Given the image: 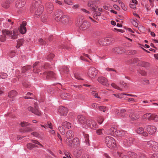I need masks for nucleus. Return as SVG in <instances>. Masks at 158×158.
I'll return each mask as SVG.
<instances>
[{
  "instance_id": "39448f33",
  "label": "nucleus",
  "mask_w": 158,
  "mask_h": 158,
  "mask_svg": "<svg viewBox=\"0 0 158 158\" xmlns=\"http://www.w3.org/2000/svg\"><path fill=\"white\" fill-rule=\"evenodd\" d=\"M63 11L62 10L58 9L56 10L54 14L53 17L57 22H60V19L62 16Z\"/></svg>"
},
{
  "instance_id": "8fccbe9b",
  "label": "nucleus",
  "mask_w": 158,
  "mask_h": 158,
  "mask_svg": "<svg viewBox=\"0 0 158 158\" xmlns=\"http://www.w3.org/2000/svg\"><path fill=\"white\" fill-rule=\"evenodd\" d=\"M111 85L115 89H117L121 91L122 90L121 88L119 87V86H117L116 84L114 83L111 84Z\"/></svg>"
},
{
  "instance_id": "69168bd1",
  "label": "nucleus",
  "mask_w": 158,
  "mask_h": 158,
  "mask_svg": "<svg viewBox=\"0 0 158 158\" xmlns=\"http://www.w3.org/2000/svg\"><path fill=\"white\" fill-rule=\"evenodd\" d=\"M7 76V74L5 73H1L0 78L4 79L6 78Z\"/></svg>"
},
{
  "instance_id": "f704fd0d",
  "label": "nucleus",
  "mask_w": 158,
  "mask_h": 158,
  "mask_svg": "<svg viewBox=\"0 0 158 158\" xmlns=\"http://www.w3.org/2000/svg\"><path fill=\"white\" fill-rule=\"evenodd\" d=\"M37 146L31 143H28L27 145V149L29 150H31L33 148L36 147Z\"/></svg>"
},
{
  "instance_id": "4be33fe9",
  "label": "nucleus",
  "mask_w": 158,
  "mask_h": 158,
  "mask_svg": "<svg viewBox=\"0 0 158 158\" xmlns=\"http://www.w3.org/2000/svg\"><path fill=\"white\" fill-rule=\"evenodd\" d=\"M126 132L125 131L120 130H117L115 132V134L114 135H116V136L118 137H122L126 135Z\"/></svg>"
},
{
  "instance_id": "49530a36",
  "label": "nucleus",
  "mask_w": 158,
  "mask_h": 158,
  "mask_svg": "<svg viewBox=\"0 0 158 158\" xmlns=\"http://www.w3.org/2000/svg\"><path fill=\"white\" fill-rule=\"evenodd\" d=\"M10 1H7L4 2L2 4V6L5 8H8L9 6L10 5Z\"/></svg>"
},
{
  "instance_id": "de8ad7c7",
  "label": "nucleus",
  "mask_w": 158,
  "mask_h": 158,
  "mask_svg": "<svg viewBox=\"0 0 158 158\" xmlns=\"http://www.w3.org/2000/svg\"><path fill=\"white\" fill-rule=\"evenodd\" d=\"M139 64L143 67H147L149 66V64L148 63L142 61L140 62Z\"/></svg>"
},
{
  "instance_id": "338daca9",
  "label": "nucleus",
  "mask_w": 158,
  "mask_h": 158,
  "mask_svg": "<svg viewBox=\"0 0 158 158\" xmlns=\"http://www.w3.org/2000/svg\"><path fill=\"white\" fill-rule=\"evenodd\" d=\"M55 3L62 6H63L64 4L63 3L62 1L58 0H56L55 1Z\"/></svg>"
},
{
  "instance_id": "2f4dec72",
  "label": "nucleus",
  "mask_w": 158,
  "mask_h": 158,
  "mask_svg": "<svg viewBox=\"0 0 158 158\" xmlns=\"http://www.w3.org/2000/svg\"><path fill=\"white\" fill-rule=\"evenodd\" d=\"M62 125L64 127L68 129L71 128V124L67 121L64 122L62 123Z\"/></svg>"
},
{
  "instance_id": "5701e85b",
  "label": "nucleus",
  "mask_w": 158,
  "mask_h": 158,
  "mask_svg": "<svg viewBox=\"0 0 158 158\" xmlns=\"http://www.w3.org/2000/svg\"><path fill=\"white\" fill-rule=\"evenodd\" d=\"M41 3V0H34L32 4V7L36 9L37 8L39 7Z\"/></svg>"
},
{
  "instance_id": "0eeeda50",
  "label": "nucleus",
  "mask_w": 158,
  "mask_h": 158,
  "mask_svg": "<svg viewBox=\"0 0 158 158\" xmlns=\"http://www.w3.org/2000/svg\"><path fill=\"white\" fill-rule=\"evenodd\" d=\"M58 110L61 116H66L68 112V110L67 108L62 106H59Z\"/></svg>"
},
{
  "instance_id": "ddd939ff",
  "label": "nucleus",
  "mask_w": 158,
  "mask_h": 158,
  "mask_svg": "<svg viewBox=\"0 0 158 158\" xmlns=\"http://www.w3.org/2000/svg\"><path fill=\"white\" fill-rule=\"evenodd\" d=\"M87 126L88 127H90L91 128L95 129L98 127V125L96 122L93 121L87 120Z\"/></svg>"
},
{
  "instance_id": "3c124183",
  "label": "nucleus",
  "mask_w": 158,
  "mask_h": 158,
  "mask_svg": "<svg viewBox=\"0 0 158 158\" xmlns=\"http://www.w3.org/2000/svg\"><path fill=\"white\" fill-rule=\"evenodd\" d=\"M61 71L64 72L65 73H68L69 71V69L66 67H63Z\"/></svg>"
},
{
  "instance_id": "a19ab883",
  "label": "nucleus",
  "mask_w": 158,
  "mask_h": 158,
  "mask_svg": "<svg viewBox=\"0 0 158 158\" xmlns=\"http://www.w3.org/2000/svg\"><path fill=\"white\" fill-rule=\"evenodd\" d=\"M3 34L0 36V41L1 42H4L6 40V34L2 33Z\"/></svg>"
},
{
  "instance_id": "5fc2aeb1",
  "label": "nucleus",
  "mask_w": 158,
  "mask_h": 158,
  "mask_svg": "<svg viewBox=\"0 0 158 158\" xmlns=\"http://www.w3.org/2000/svg\"><path fill=\"white\" fill-rule=\"evenodd\" d=\"M46 127H48L51 129H53V127L52 124L50 122H48L46 124Z\"/></svg>"
},
{
  "instance_id": "4468645a",
  "label": "nucleus",
  "mask_w": 158,
  "mask_h": 158,
  "mask_svg": "<svg viewBox=\"0 0 158 158\" xmlns=\"http://www.w3.org/2000/svg\"><path fill=\"white\" fill-rule=\"evenodd\" d=\"M70 19L68 16L64 15H63L60 19V22L63 24H68L69 23Z\"/></svg>"
},
{
  "instance_id": "9d476101",
  "label": "nucleus",
  "mask_w": 158,
  "mask_h": 158,
  "mask_svg": "<svg viewBox=\"0 0 158 158\" xmlns=\"http://www.w3.org/2000/svg\"><path fill=\"white\" fill-rule=\"evenodd\" d=\"M146 129L148 133L151 135L154 134L156 131V127L152 125H149L146 126Z\"/></svg>"
},
{
  "instance_id": "c9c22d12",
  "label": "nucleus",
  "mask_w": 158,
  "mask_h": 158,
  "mask_svg": "<svg viewBox=\"0 0 158 158\" xmlns=\"http://www.w3.org/2000/svg\"><path fill=\"white\" fill-rule=\"evenodd\" d=\"M79 139L77 138H75L73 140V142L72 144L73 145V147H74L75 145H77L79 144Z\"/></svg>"
},
{
  "instance_id": "473e14b6",
  "label": "nucleus",
  "mask_w": 158,
  "mask_h": 158,
  "mask_svg": "<svg viewBox=\"0 0 158 158\" xmlns=\"http://www.w3.org/2000/svg\"><path fill=\"white\" fill-rule=\"evenodd\" d=\"M81 153V150H76L74 152L73 154L75 157L78 158L80 156Z\"/></svg>"
},
{
  "instance_id": "e433bc0d",
  "label": "nucleus",
  "mask_w": 158,
  "mask_h": 158,
  "mask_svg": "<svg viewBox=\"0 0 158 158\" xmlns=\"http://www.w3.org/2000/svg\"><path fill=\"white\" fill-rule=\"evenodd\" d=\"M24 42V40L23 39H20L17 41V45L16 47L19 48L21 45H22Z\"/></svg>"
},
{
  "instance_id": "aec40b11",
  "label": "nucleus",
  "mask_w": 158,
  "mask_h": 158,
  "mask_svg": "<svg viewBox=\"0 0 158 158\" xmlns=\"http://www.w3.org/2000/svg\"><path fill=\"white\" fill-rule=\"evenodd\" d=\"M26 2V0H18L16 2V6L18 8L23 7Z\"/></svg>"
},
{
  "instance_id": "13d9d810",
  "label": "nucleus",
  "mask_w": 158,
  "mask_h": 158,
  "mask_svg": "<svg viewBox=\"0 0 158 158\" xmlns=\"http://www.w3.org/2000/svg\"><path fill=\"white\" fill-rule=\"evenodd\" d=\"M21 125L22 127H23L31 125V124L28 123L27 122H23L21 123Z\"/></svg>"
},
{
  "instance_id": "a878e982",
  "label": "nucleus",
  "mask_w": 158,
  "mask_h": 158,
  "mask_svg": "<svg viewBox=\"0 0 158 158\" xmlns=\"http://www.w3.org/2000/svg\"><path fill=\"white\" fill-rule=\"evenodd\" d=\"M116 129L114 127H112L110 129L109 131L106 134L110 135H114L115 134V132L116 131Z\"/></svg>"
},
{
  "instance_id": "a18cd8bd",
  "label": "nucleus",
  "mask_w": 158,
  "mask_h": 158,
  "mask_svg": "<svg viewBox=\"0 0 158 158\" xmlns=\"http://www.w3.org/2000/svg\"><path fill=\"white\" fill-rule=\"evenodd\" d=\"M154 143L155 141H153L151 140L148 141L147 143V146L152 148Z\"/></svg>"
},
{
  "instance_id": "7ed1b4c3",
  "label": "nucleus",
  "mask_w": 158,
  "mask_h": 158,
  "mask_svg": "<svg viewBox=\"0 0 158 158\" xmlns=\"http://www.w3.org/2000/svg\"><path fill=\"white\" fill-rule=\"evenodd\" d=\"M77 119L78 122L82 127L87 128L88 126H87V121H86L84 117L81 115H79L77 116Z\"/></svg>"
},
{
  "instance_id": "a211bd4d",
  "label": "nucleus",
  "mask_w": 158,
  "mask_h": 158,
  "mask_svg": "<svg viewBox=\"0 0 158 158\" xmlns=\"http://www.w3.org/2000/svg\"><path fill=\"white\" fill-rule=\"evenodd\" d=\"M37 8L36 10L34 12L36 17L40 16L41 14L44 10V8L42 6H39Z\"/></svg>"
},
{
  "instance_id": "9b49d317",
  "label": "nucleus",
  "mask_w": 158,
  "mask_h": 158,
  "mask_svg": "<svg viewBox=\"0 0 158 158\" xmlns=\"http://www.w3.org/2000/svg\"><path fill=\"white\" fill-rule=\"evenodd\" d=\"M28 110L38 116L41 115V111L38 109H35V108L34 109L33 107L30 106L28 107Z\"/></svg>"
},
{
  "instance_id": "7c9ffc66",
  "label": "nucleus",
  "mask_w": 158,
  "mask_h": 158,
  "mask_svg": "<svg viewBox=\"0 0 158 158\" xmlns=\"http://www.w3.org/2000/svg\"><path fill=\"white\" fill-rule=\"evenodd\" d=\"M152 115L151 113H148L144 114L143 116V118H147L148 120H152Z\"/></svg>"
},
{
  "instance_id": "09e8293b",
  "label": "nucleus",
  "mask_w": 158,
  "mask_h": 158,
  "mask_svg": "<svg viewBox=\"0 0 158 158\" xmlns=\"http://www.w3.org/2000/svg\"><path fill=\"white\" fill-rule=\"evenodd\" d=\"M68 96L69 94L66 93H63L60 95V97L62 99H64V98H69Z\"/></svg>"
},
{
  "instance_id": "e2e57ef3",
  "label": "nucleus",
  "mask_w": 158,
  "mask_h": 158,
  "mask_svg": "<svg viewBox=\"0 0 158 158\" xmlns=\"http://www.w3.org/2000/svg\"><path fill=\"white\" fill-rule=\"evenodd\" d=\"M98 108L100 110L102 111L103 112H105L106 110V108L103 106H99Z\"/></svg>"
},
{
  "instance_id": "680f3d73",
  "label": "nucleus",
  "mask_w": 158,
  "mask_h": 158,
  "mask_svg": "<svg viewBox=\"0 0 158 158\" xmlns=\"http://www.w3.org/2000/svg\"><path fill=\"white\" fill-rule=\"evenodd\" d=\"M38 64V62H36L33 65V71L34 72H37L38 73L39 71H37L36 70V66Z\"/></svg>"
},
{
  "instance_id": "bf43d9fd",
  "label": "nucleus",
  "mask_w": 158,
  "mask_h": 158,
  "mask_svg": "<svg viewBox=\"0 0 158 158\" xmlns=\"http://www.w3.org/2000/svg\"><path fill=\"white\" fill-rule=\"evenodd\" d=\"M104 120V119L103 117H99L98 118L97 121L98 123L100 124H101Z\"/></svg>"
},
{
  "instance_id": "c03bdc74",
  "label": "nucleus",
  "mask_w": 158,
  "mask_h": 158,
  "mask_svg": "<svg viewBox=\"0 0 158 158\" xmlns=\"http://www.w3.org/2000/svg\"><path fill=\"white\" fill-rule=\"evenodd\" d=\"M58 130L60 131L61 134L62 135H64L65 133V131L64 128L61 126L58 127Z\"/></svg>"
},
{
  "instance_id": "4c0bfd02",
  "label": "nucleus",
  "mask_w": 158,
  "mask_h": 158,
  "mask_svg": "<svg viewBox=\"0 0 158 158\" xmlns=\"http://www.w3.org/2000/svg\"><path fill=\"white\" fill-rule=\"evenodd\" d=\"M80 11L82 13H83L86 16H88L90 14V12L89 11L84 8H81Z\"/></svg>"
},
{
  "instance_id": "ea45409f",
  "label": "nucleus",
  "mask_w": 158,
  "mask_h": 158,
  "mask_svg": "<svg viewBox=\"0 0 158 158\" xmlns=\"http://www.w3.org/2000/svg\"><path fill=\"white\" fill-rule=\"evenodd\" d=\"M105 40L107 45L109 44L114 41V39L111 37H107L105 38Z\"/></svg>"
},
{
  "instance_id": "b1692460",
  "label": "nucleus",
  "mask_w": 158,
  "mask_h": 158,
  "mask_svg": "<svg viewBox=\"0 0 158 158\" xmlns=\"http://www.w3.org/2000/svg\"><path fill=\"white\" fill-rule=\"evenodd\" d=\"M131 121L135 120L139 118V115L134 113H131L129 115Z\"/></svg>"
},
{
  "instance_id": "0e129e2a",
  "label": "nucleus",
  "mask_w": 158,
  "mask_h": 158,
  "mask_svg": "<svg viewBox=\"0 0 158 158\" xmlns=\"http://www.w3.org/2000/svg\"><path fill=\"white\" fill-rule=\"evenodd\" d=\"M39 43L41 45H43L46 43V42L42 38H40L38 40Z\"/></svg>"
},
{
  "instance_id": "1a4fd4ad",
  "label": "nucleus",
  "mask_w": 158,
  "mask_h": 158,
  "mask_svg": "<svg viewBox=\"0 0 158 158\" xmlns=\"http://www.w3.org/2000/svg\"><path fill=\"white\" fill-rule=\"evenodd\" d=\"M14 23V22L12 21L10 19H8L7 20L5 21L3 20L0 23L1 27H2V25L6 28L9 27L10 25H12Z\"/></svg>"
},
{
  "instance_id": "6ab92c4d",
  "label": "nucleus",
  "mask_w": 158,
  "mask_h": 158,
  "mask_svg": "<svg viewBox=\"0 0 158 158\" xmlns=\"http://www.w3.org/2000/svg\"><path fill=\"white\" fill-rule=\"evenodd\" d=\"M113 95L115 97V98H127L125 97V96L126 95L130 96H132V97H136V96L134 95L130 94H113Z\"/></svg>"
},
{
  "instance_id": "58836bf2",
  "label": "nucleus",
  "mask_w": 158,
  "mask_h": 158,
  "mask_svg": "<svg viewBox=\"0 0 158 158\" xmlns=\"http://www.w3.org/2000/svg\"><path fill=\"white\" fill-rule=\"evenodd\" d=\"M152 149L155 151H158V143L155 142Z\"/></svg>"
},
{
  "instance_id": "20e7f679",
  "label": "nucleus",
  "mask_w": 158,
  "mask_h": 158,
  "mask_svg": "<svg viewBox=\"0 0 158 158\" xmlns=\"http://www.w3.org/2000/svg\"><path fill=\"white\" fill-rule=\"evenodd\" d=\"M98 74V70L94 67H91L88 69L87 74L91 78H94Z\"/></svg>"
},
{
  "instance_id": "2eb2a0df",
  "label": "nucleus",
  "mask_w": 158,
  "mask_h": 158,
  "mask_svg": "<svg viewBox=\"0 0 158 158\" xmlns=\"http://www.w3.org/2000/svg\"><path fill=\"white\" fill-rule=\"evenodd\" d=\"M46 8L49 14L51 13L53 10L54 6L53 4L50 2H48L46 4Z\"/></svg>"
},
{
  "instance_id": "37998d69",
  "label": "nucleus",
  "mask_w": 158,
  "mask_h": 158,
  "mask_svg": "<svg viewBox=\"0 0 158 158\" xmlns=\"http://www.w3.org/2000/svg\"><path fill=\"white\" fill-rule=\"evenodd\" d=\"M31 68V66L30 65H27L26 66L23 67L22 69V72L23 73L27 71L30 69Z\"/></svg>"
},
{
  "instance_id": "393cba45",
  "label": "nucleus",
  "mask_w": 158,
  "mask_h": 158,
  "mask_svg": "<svg viewBox=\"0 0 158 158\" xmlns=\"http://www.w3.org/2000/svg\"><path fill=\"white\" fill-rule=\"evenodd\" d=\"M64 142L65 144L69 147L71 148L73 147V145L72 144L73 140H72V139L66 138Z\"/></svg>"
},
{
  "instance_id": "412c9836",
  "label": "nucleus",
  "mask_w": 158,
  "mask_h": 158,
  "mask_svg": "<svg viewBox=\"0 0 158 158\" xmlns=\"http://www.w3.org/2000/svg\"><path fill=\"white\" fill-rule=\"evenodd\" d=\"M90 26V23L88 22L85 21L81 25L80 28L85 30L88 28Z\"/></svg>"
},
{
  "instance_id": "052dcab7",
  "label": "nucleus",
  "mask_w": 158,
  "mask_h": 158,
  "mask_svg": "<svg viewBox=\"0 0 158 158\" xmlns=\"http://www.w3.org/2000/svg\"><path fill=\"white\" fill-rule=\"evenodd\" d=\"M31 141L32 143H35V144H37L39 145H40V146L43 147V146L37 140H31Z\"/></svg>"
},
{
  "instance_id": "72a5a7b5",
  "label": "nucleus",
  "mask_w": 158,
  "mask_h": 158,
  "mask_svg": "<svg viewBox=\"0 0 158 158\" xmlns=\"http://www.w3.org/2000/svg\"><path fill=\"white\" fill-rule=\"evenodd\" d=\"M99 44L102 46H106L107 45V43H106L105 39H101L98 41Z\"/></svg>"
},
{
  "instance_id": "6e6d98bb",
  "label": "nucleus",
  "mask_w": 158,
  "mask_h": 158,
  "mask_svg": "<svg viewBox=\"0 0 158 158\" xmlns=\"http://www.w3.org/2000/svg\"><path fill=\"white\" fill-rule=\"evenodd\" d=\"M64 3L69 5H73V2L71 0H64Z\"/></svg>"
},
{
  "instance_id": "423d86ee",
  "label": "nucleus",
  "mask_w": 158,
  "mask_h": 158,
  "mask_svg": "<svg viewBox=\"0 0 158 158\" xmlns=\"http://www.w3.org/2000/svg\"><path fill=\"white\" fill-rule=\"evenodd\" d=\"M135 143L134 138L131 137H128L123 141V143L126 147H128L133 144H135Z\"/></svg>"
},
{
  "instance_id": "c85d7f7f",
  "label": "nucleus",
  "mask_w": 158,
  "mask_h": 158,
  "mask_svg": "<svg viewBox=\"0 0 158 158\" xmlns=\"http://www.w3.org/2000/svg\"><path fill=\"white\" fill-rule=\"evenodd\" d=\"M74 136L73 132L71 130L67 131L66 134V138L72 139Z\"/></svg>"
},
{
  "instance_id": "79ce46f5",
  "label": "nucleus",
  "mask_w": 158,
  "mask_h": 158,
  "mask_svg": "<svg viewBox=\"0 0 158 158\" xmlns=\"http://www.w3.org/2000/svg\"><path fill=\"white\" fill-rule=\"evenodd\" d=\"M138 20L136 19H133L132 21V23L133 24L134 26H135L136 27H138Z\"/></svg>"
},
{
  "instance_id": "c756f323",
  "label": "nucleus",
  "mask_w": 158,
  "mask_h": 158,
  "mask_svg": "<svg viewBox=\"0 0 158 158\" xmlns=\"http://www.w3.org/2000/svg\"><path fill=\"white\" fill-rule=\"evenodd\" d=\"M45 74L46 75V78L47 79H49L55 76L54 73L51 71L45 73Z\"/></svg>"
},
{
  "instance_id": "864d4df0",
  "label": "nucleus",
  "mask_w": 158,
  "mask_h": 158,
  "mask_svg": "<svg viewBox=\"0 0 158 158\" xmlns=\"http://www.w3.org/2000/svg\"><path fill=\"white\" fill-rule=\"evenodd\" d=\"M128 156L132 157H134L136 156V154L134 153L131 152H129L127 153Z\"/></svg>"
},
{
  "instance_id": "dca6fc26",
  "label": "nucleus",
  "mask_w": 158,
  "mask_h": 158,
  "mask_svg": "<svg viewBox=\"0 0 158 158\" xmlns=\"http://www.w3.org/2000/svg\"><path fill=\"white\" fill-rule=\"evenodd\" d=\"M112 52L116 54H121L125 52V50L122 48L116 47L112 49Z\"/></svg>"
},
{
  "instance_id": "4d7b16f0",
  "label": "nucleus",
  "mask_w": 158,
  "mask_h": 158,
  "mask_svg": "<svg viewBox=\"0 0 158 158\" xmlns=\"http://www.w3.org/2000/svg\"><path fill=\"white\" fill-rule=\"evenodd\" d=\"M152 120H154L156 121H158V115L152 114Z\"/></svg>"
},
{
  "instance_id": "bb28decb",
  "label": "nucleus",
  "mask_w": 158,
  "mask_h": 158,
  "mask_svg": "<svg viewBox=\"0 0 158 158\" xmlns=\"http://www.w3.org/2000/svg\"><path fill=\"white\" fill-rule=\"evenodd\" d=\"M17 94V93L16 91L13 90L9 93L8 96L10 98H14Z\"/></svg>"
},
{
  "instance_id": "cd10ccee",
  "label": "nucleus",
  "mask_w": 158,
  "mask_h": 158,
  "mask_svg": "<svg viewBox=\"0 0 158 158\" xmlns=\"http://www.w3.org/2000/svg\"><path fill=\"white\" fill-rule=\"evenodd\" d=\"M96 132L98 135L106 134V132L105 131V130L103 128H99L96 131Z\"/></svg>"
},
{
  "instance_id": "f03ea898",
  "label": "nucleus",
  "mask_w": 158,
  "mask_h": 158,
  "mask_svg": "<svg viewBox=\"0 0 158 158\" xmlns=\"http://www.w3.org/2000/svg\"><path fill=\"white\" fill-rule=\"evenodd\" d=\"M2 32L6 35L9 36L11 39L13 40L17 39L19 34V31L17 29H14L12 31L4 29L2 30Z\"/></svg>"
},
{
  "instance_id": "603ef678",
  "label": "nucleus",
  "mask_w": 158,
  "mask_h": 158,
  "mask_svg": "<svg viewBox=\"0 0 158 158\" xmlns=\"http://www.w3.org/2000/svg\"><path fill=\"white\" fill-rule=\"evenodd\" d=\"M143 131H144V130L142 127H139L137 129V132L139 134H142Z\"/></svg>"
},
{
  "instance_id": "6e6552de",
  "label": "nucleus",
  "mask_w": 158,
  "mask_h": 158,
  "mask_svg": "<svg viewBox=\"0 0 158 158\" xmlns=\"http://www.w3.org/2000/svg\"><path fill=\"white\" fill-rule=\"evenodd\" d=\"M97 80L99 83L103 85L107 86L109 85V83L108 82V80L103 77H99L98 78Z\"/></svg>"
},
{
  "instance_id": "f3484780",
  "label": "nucleus",
  "mask_w": 158,
  "mask_h": 158,
  "mask_svg": "<svg viewBox=\"0 0 158 158\" xmlns=\"http://www.w3.org/2000/svg\"><path fill=\"white\" fill-rule=\"evenodd\" d=\"M27 25V23L25 21H23L21 24L19 28V31L22 34L25 33L26 32V28L25 27Z\"/></svg>"
},
{
  "instance_id": "774afa93",
  "label": "nucleus",
  "mask_w": 158,
  "mask_h": 158,
  "mask_svg": "<svg viewBox=\"0 0 158 158\" xmlns=\"http://www.w3.org/2000/svg\"><path fill=\"white\" fill-rule=\"evenodd\" d=\"M54 55L52 54H51L48 55L47 58L49 60H52L54 57Z\"/></svg>"
},
{
  "instance_id": "f8f14e48",
  "label": "nucleus",
  "mask_w": 158,
  "mask_h": 158,
  "mask_svg": "<svg viewBox=\"0 0 158 158\" xmlns=\"http://www.w3.org/2000/svg\"><path fill=\"white\" fill-rule=\"evenodd\" d=\"M115 114L119 115V116L122 118H125L127 116V114H124L125 112V110L124 109H122L120 110L116 109L115 110Z\"/></svg>"
},
{
  "instance_id": "f257e3e1",
  "label": "nucleus",
  "mask_w": 158,
  "mask_h": 158,
  "mask_svg": "<svg viewBox=\"0 0 158 158\" xmlns=\"http://www.w3.org/2000/svg\"><path fill=\"white\" fill-rule=\"evenodd\" d=\"M104 141L106 144L108 148L111 149H113L116 148V141L112 137L106 136L105 138Z\"/></svg>"
}]
</instances>
